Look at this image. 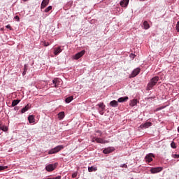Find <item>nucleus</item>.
<instances>
[{
  "label": "nucleus",
  "mask_w": 179,
  "mask_h": 179,
  "mask_svg": "<svg viewBox=\"0 0 179 179\" xmlns=\"http://www.w3.org/2000/svg\"><path fill=\"white\" fill-rule=\"evenodd\" d=\"M159 80V76H155V77H153V78L151 79L150 82L148 83V85H147V90H150V89H151L152 87H154L156 85V83H158Z\"/></svg>",
  "instance_id": "nucleus-1"
},
{
  "label": "nucleus",
  "mask_w": 179,
  "mask_h": 179,
  "mask_svg": "<svg viewBox=\"0 0 179 179\" xmlns=\"http://www.w3.org/2000/svg\"><path fill=\"white\" fill-rule=\"evenodd\" d=\"M64 149V146L63 145H58L57 147H55L54 148L51 149L49 152L48 154L49 155H52V154H55V153H58L59 151H61L62 150Z\"/></svg>",
  "instance_id": "nucleus-2"
},
{
  "label": "nucleus",
  "mask_w": 179,
  "mask_h": 179,
  "mask_svg": "<svg viewBox=\"0 0 179 179\" xmlns=\"http://www.w3.org/2000/svg\"><path fill=\"white\" fill-rule=\"evenodd\" d=\"M51 87H58L59 83H61V79L55 78L52 80Z\"/></svg>",
  "instance_id": "nucleus-3"
},
{
  "label": "nucleus",
  "mask_w": 179,
  "mask_h": 179,
  "mask_svg": "<svg viewBox=\"0 0 179 179\" xmlns=\"http://www.w3.org/2000/svg\"><path fill=\"white\" fill-rule=\"evenodd\" d=\"M162 171H163L162 167L151 168L150 173L151 174H156L160 173Z\"/></svg>",
  "instance_id": "nucleus-4"
},
{
  "label": "nucleus",
  "mask_w": 179,
  "mask_h": 179,
  "mask_svg": "<svg viewBox=\"0 0 179 179\" xmlns=\"http://www.w3.org/2000/svg\"><path fill=\"white\" fill-rule=\"evenodd\" d=\"M152 157H155V155L152 153H150V154L147 155L145 156V157H144V159H145L146 162L150 163L153 161V159Z\"/></svg>",
  "instance_id": "nucleus-5"
},
{
  "label": "nucleus",
  "mask_w": 179,
  "mask_h": 179,
  "mask_svg": "<svg viewBox=\"0 0 179 179\" xmlns=\"http://www.w3.org/2000/svg\"><path fill=\"white\" fill-rule=\"evenodd\" d=\"M141 72V69H134L133 72L131 74L130 78H135L137 75H138Z\"/></svg>",
  "instance_id": "nucleus-6"
},
{
  "label": "nucleus",
  "mask_w": 179,
  "mask_h": 179,
  "mask_svg": "<svg viewBox=\"0 0 179 179\" xmlns=\"http://www.w3.org/2000/svg\"><path fill=\"white\" fill-rule=\"evenodd\" d=\"M85 54V50H83L81 52H79L76 54L75 55V59H78L79 58H81Z\"/></svg>",
  "instance_id": "nucleus-7"
},
{
  "label": "nucleus",
  "mask_w": 179,
  "mask_h": 179,
  "mask_svg": "<svg viewBox=\"0 0 179 179\" xmlns=\"http://www.w3.org/2000/svg\"><path fill=\"white\" fill-rule=\"evenodd\" d=\"M151 126H152L151 122H146L145 123L142 124L141 125V129H148Z\"/></svg>",
  "instance_id": "nucleus-8"
},
{
  "label": "nucleus",
  "mask_w": 179,
  "mask_h": 179,
  "mask_svg": "<svg viewBox=\"0 0 179 179\" xmlns=\"http://www.w3.org/2000/svg\"><path fill=\"white\" fill-rule=\"evenodd\" d=\"M49 4V0H43L41 2V9H44Z\"/></svg>",
  "instance_id": "nucleus-9"
},
{
  "label": "nucleus",
  "mask_w": 179,
  "mask_h": 179,
  "mask_svg": "<svg viewBox=\"0 0 179 179\" xmlns=\"http://www.w3.org/2000/svg\"><path fill=\"white\" fill-rule=\"evenodd\" d=\"M62 52V47L55 48H54V54L55 55H58Z\"/></svg>",
  "instance_id": "nucleus-10"
},
{
  "label": "nucleus",
  "mask_w": 179,
  "mask_h": 179,
  "mask_svg": "<svg viewBox=\"0 0 179 179\" xmlns=\"http://www.w3.org/2000/svg\"><path fill=\"white\" fill-rule=\"evenodd\" d=\"M55 168L56 167L53 164H49L48 166H45V170L48 172H51L55 170Z\"/></svg>",
  "instance_id": "nucleus-11"
},
{
  "label": "nucleus",
  "mask_w": 179,
  "mask_h": 179,
  "mask_svg": "<svg viewBox=\"0 0 179 179\" xmlns=\"http://www.w3.org/2000/svg\"><path fill=\"white\" fill-rule=\"evenodd\" d=\"M129 0H123L120 1V6L123 8H126L129 5Z\"/></svg>",
  "instance_id": "nucleus-12"
},
{
  "label": "nucleus",
  "mask_w": 179,
  "mask_h": 179,
  "mask_svg": "<svg viewBox=\"0 0 179 179\" xmlns=\"http://www.w3.org/2000/svg\"><path fill=\"white\" fill-rule=\"evenodd\" d=\"M127 100H129V96H124V97L119 98L117 101L119 103H122V102L127 101Z\"/></svg>",
  "instance_id": "nucleus-13"
},
{
  "label": "nucleus",
  "mask_w": 179,
  "mask_h": 179,
  "mask_svg": "<svg viewBox=\"0 0 179 179\" xmlns=\"http://www.w3.org/2000/svg\"><path fill=\"white\" fill-rule=\"evenodd\" d=\"M96 141L98 143L105 144L106 141L102 138H94L93 142Z\"/></svg>",
  "instance_id": "nucleus-14"
},
{
  "label": "nucleus",
  "mask_w": 179,
  "mask_h": 179,
  "mask_svg": "<svg viewBox=\"0 0 179 179\" xmlns=\"http://www.w3.org/2000/svg\"><path fill=\"white\" fill-rule=\"evenodd\" d=\"M0 129L6 132L8 131V127L3 125L2 122L0 121Z\"/></svg>",
  "instance_id": "nucleus-15"
},
{
  "label": "nucleus",
  "mask_w": 179,
  "mask_h": 179,
  "mask_svg": "<svg viewBox=\"0 0 179 179\" xmlns=\"http://www.w3.org/2000/svg\"><path fill=\"white\" fill-rule=\"evenodd\" d=\"M111 107L113 108H116L118 106L117 101L114 100V101H111L110 103H109Z\"/></svg>",
  "instance_id": "nucleus-16"
},
{
  "label": "nucleus",
  "mask_w": 179,
  "mask_h": 179,
  "mask_svg": "<svg viewBox=\"0 0 179 179\" xmlns=\"http://www.w3.org/2000/svg\"><path fill=\"white\" fill-rule=\"evenodd\" d=\"M29 108H30L29 105H26L24 108H22V109L21 110V113H24L27 112Z\"/></svg>",
  "instance_id": "nucleus-17"
},
{
  "label": "nucleus",
  "mask_w": 179,
  "mask_h": 179,
  "mask_svg": "<svg viewBox=\"0 0 179 179\" xmlns=\"http://www.w3.org/2000/svg\"><path fill=\"white\" fill-rule=\"evenodd\" d=\"M143 25V29H150V24H149L148 21H144Z\"/></svg>",
  "instance_id": "nucleus-18"
},
{
  "label": "nucleus",
  "mask_w": 179,
  "mask_h": 179,
  "mask_svg": "<svg viewBox=\"0 0 179 179\" xmlns=\"http://www.w3.org/2000/svg\"><path fill=\"white\" fill-rule=\"evenodd\" d=\"M28 120H29L30 124L34 123L35 122L34 116L33 115H29V117H28Z\"/></svg>",
  "instance_id": "nucleus-19"
},
{
  "label": "nucleus",
  "mask_w": 179,
  "mask_h": 179,
  "mask_svg": "<svg viewBox=\"0 0 179 179\" xmlns=\"http://www.w3.org/2000/svg\"><path fill=\"white\" fill-rule=\"evenodd\" d=\"M112 152H113L112 149L110 148H108L103 150V153L108 154V153H111Z\"/></svg>",
  "instance_id": "nucleus-20"
},
{
  "label": "nucleus",
  "mask_w": 179,
  "mask_h": 179,
  "mask_svg": "<svg viewBox=\"0 0 179 179\" xmlns=\"http://www.w3.org/2000/svg\"><path fill=\"white\" fill-rule=\"evenodd\" d=\"M58 117H59V120H63V118L64 117V113L60 112L59 113H58Z\"/></svg>",
  "instance_id": "nucleus-21"
},
{
  "label": "nucleus",
  "mask_w": 179,
  "mask_h": 179,
  "mask_svg": "<svg viewBox=\"0 0 179 179\" xmlns=\"http://www.w3.org/2000/svg\"><path fill=\"white\" fill-rule=\"evenodd\" d=\"M137 104V100L136 99H133L131 101L130 106L131 107H134Z\"/></svg>",
  "instance_id": "nucleus-22"
},
{
  "label": "nucleus",
  "mask_w": 179,
  "mask_h": 179,
  "mask_svg": "<svg viewBox=\"0 0 179 179\" xmlns=\"http://www.w3.org/2000/svg\"><path fill=\"white\" fill-rule=\"evenodd\" d=\"M72 100H73V96H69V97L66 98L65 102L66 103H69L72 101Z\"/></svg>",
  "instance_id": "nucleus-23"
},
{
  "label": "nucleus",
  "mask_w": 179,
  "mask_h": 179,
  "mask_svg": "<svg viewBox=\"0 0 179 179\" xmlns=\"http://www.w3.org/2000/svg\"><path fill=\"white\" fill-rule=\"evenodd\" d=\"M20 100H14L12 101V106L15 107L16 105L19 104Z\"/></svg>",
  "instance_id": "nucleus-24"
},
{
  "label": "nucleus",
  "mask_w": 179,
  "mask_h": 179,
  "mask_svg": "<svg viewBox=\"0 0 179 179\" xmlns=\"http://www.w3.org/2000/svg\"><path fill=\"white\" fill-rule=\"evenodd\" d=\"M97 171V168L96 167H93V166H92V167H89L88 168V171L90 172V173H91V172H92V171Z\"/></svg>",
  "instance_id": "nucleus-25"
},
{
  "label": "nucleus",
  "mask_w": 179,
  "mask_h": 179,
  "mask_svg": "<svg viewBox=\"0 0 179 179\" xmlns=\"http://www.w3.org/2000/svg\"><path fill=\"white\" fill-rule=\"evenodd\" d=\"M98 106L102 109V110H104L105 109V105L103 103H100L98 104Z\"/></svg>",
  "instance_id": "nucleus-26"
},
{
  "label": "nucleus",
  "mask_w": 179,
  "mask_h": 179,
  "mask_svg": "<svg viewBox=\"0 0 179 179\" xmlns=\"http://www.w3.org/2000/svg\"><path fill=\"white\" fill-rule=\"evenodd\" d=\"M52 9V6H49L48 8H46L44 10V12L48 13V12L50 11Z\"/></svg>",
  "instance_id": "nucleus-27"
},
{
  "label": "nucleus",
  "mask_w": 179,
  "mask_h": 179,
  "mask_svg": "<svg viewBox=\"0 0 179 179\" xmlns=\"http://www.w3.org/2000/svg\"><path fill=\"white\" fill-rule=\"evenodd\" d=\"M171 148H173V149H176V148H177V145H176V143L173 141V142H171Z\"/></svg>",
  "instance_id": "nucleus-28"
},
{
  "label": "nucleus",
  "mask_w": 179,
  "mask_h": 179,
  "mask_svg": "<svg viewBox=\"0 0 179 179\" xmlns=\"http://www.w3.org/2000/svg\"><path fill=\"white\" fill-rule=\"evenodd\" d=\"M6 169H8V166H0V171L6 170Z\"/></svg>",
  "instance_id": "nucleus-29"
},
{
  "label": "nucleus",
  "mask_w": 179,
  "mask_h": 179,
  "mask_svg": "<svg viewBox=\"0 0 179 179\" xmlns=\"http://www.w3.org/2000/svg\"><path fill=\"white\" fill-rule=\"evenodd\" d=\"M42 43H43V45L45 47L50 45V43L48 42L43 41V42H42Z\"/></svg>",
  "instance_id": "nucleus-30"
},
{
  "label": "nucleus",
  "mask_w": 179,
  "mask_h": 179,
  "mask_svg": "<svg viewBox=\"0 0 179 179\" xmlns=\"http://www.w3.org/2000/svg\"><path fill=\"white\" fill-rule=\"evenodd\" d=\"M78 176V173L76 172L73 173L72 175H71V178H76Z\"/></svg>",
  "instance_id": "nucleus-31"
},
{
  "label": "nucleus",
  "mask_w": 179,
  "mask_h": 179,
  "mask_svg": "<svg viewBox=\"0 0 179 179\" xmlns=\"http://www.w3.org/2000/svg\"><path fill=\"white\" fill-rule=\"evenodd\" d=\"M27 71V66H26V64L24 65V72H22V76H24L26 74V72Z\"/></svg>",
  "instance_id": "nucleus-32"
},
{
  "label": "nucleus",
  "mask_w": 179,
  "mask_h": 179,
  "mask_svg": "<svg viewBox=\"0 0 179 179\" xmlns=\"http://www.w3.org/2000/svg\"><path fill=\"white\" fill-rule=\"evenodd\" d=\"M164 107H159V108H157V109H155V112H158V111H159V110H162V109H164Z\"/></svg>",
  "instance_id": "nucleus-33"
},
{
  "label": "nucleus",
  "mask_w": 179,
  "mask_h": 179,
  "mask_svg": "<svg viewBox=\"0 0 179 179\" xmlns=\"http://www.w3.org/2000/svg\"><path fill=\"white\" fill-rule=\"evenodd\" d=\"M176 31L177 32H179V22H178L176 24Z\"/></svg>",
  "instance_id": "nucleus-34"
},
{
  "label": "nucleus",
  "mask_w": 179,
  "mask_h": 179,
  "mask_svg": "<svg viewBox=\"0 0 179 179\" xmlns=\"http://www.w3.org/2000/svg\"><path fill=\"white\" fill-rule=\"evenodd\" d=\"M172 157L175 159H178L179 158V155H172Z\"/></svg>",
  "instance_id": "nucleus-35"
},
{
  "label": "nucleus",
  "mask_w": 179,
  "mask_h": 179,
  "mask_svg": "<svg viewBox=\"0 0 179 179\" xmlns=\"http://www.w3.org/2000/svg\"><path fill=\"white\" fill-rule=\"evenodd\" d=\"M61 178H62L61 176H56V177H55V178H48V179H61Z\"/></svg>",
  "instance_id": "nucleus-36"
},
{
  "label": "nucleus",
  "mask_w": 179,
  "mask_h": 179,
  "mask_svg": "<svg viewBox=\"0 0 179 179\" xmlns=\"http://www.w3.org/2000/svg\"><path fill=\"white\" fill-rule=\"evenodd\" d=\"M69 7H71L73 5V1H69L68 4H67Z\"/></svg>",
  "instance_id": "nucleus-37"
},
{
  "label": "nucleus",
  "mask_w": 179,
  "mask_h": 179,
  "mask_svg": "<svg viewBox=\"0 0 179 179\" xmlns=\"http://www.w3.org/2000/svg\"><path fill=\"white\" fill-rule=\"evenodd\" d=\"M15 21H17V22H19L20 21V17H19V16H15Z\"/></svg>",
  "instance_id": "nucleus-38"
},
{
  "label": "nucleus",
  "mask_w": 179,
  "mask_h": 179,
  "mask_svg": "<svg viewBox=\"0 0 179 179\" xmlns=\"http://www.w3.org/2000/svg\"><path fill=\"white\" fill-rule=\"evenodd\" d=\"M6 29L12 30V27H10V24H8L6 27Z\"/></svg>",
  "instance_id": "nucleus-39"
},
{
  "label": "nucleus",
  "mask_w": 179,
  "mask_h": 179,
  "mask_svg": "<svg viewBox=\"0 0 179 179\" xmlns=\"http://www.w3.org/2000/svg\"><path fill=\"white\" fill-rule=\"evenodd\" d=\"M96 133H97V134H100V136L102 134V133H101V130H97V131H96Z\"/></svg>",
  "instance_id": "nucleus-40"
},
{
  "label": "nucleus",
  "mask_w": 179,
  "mask_h": 179,
  "mask_svg": "<svg viewBox=\"0 0 179 179\" xmlns=\"http://www.w3.org/2000/svg\"><path fill=\"white\" fill-rule=\"evenodd\" d=\"M122 167H123V168H127V164H124L122 166Z\"/></svg>",
  "instance_id": "nucleus-41"
},
{
  "label": "nucleus",
  "mask_w": 179,
  "mask_h": 179,
  "mask_svg": "<svg viewBox=\"0 0 179 179\" xmlns=\"http://www.w3.org/2000/svg\"><path fill=\"white\" fill-rule=\"evenodd\" d=\"M154 98H155L154 96L148 97V100H149V99L152 100V99H154Z\"/></svg>",
  "instance_id": "nucleus-42"
},
{
  "label": "nucleus",
  "mask_w": 179,
  "mask_h": 179,
  "mask_svg": "<svg viewBox=\"0 0 179 179\" xmlns=\"http://www.w3.org/2000/svg\"><path fill=\"white\" fill-rule=\"evenodd\" d=\"M99 113H100V115H103L104 114V113L102 112V111H100Z\"/></svg>",
  "instance_id": "nucleus-43"
},
{
  "label": "nucleus",
  "mask_w": 179,
  "mask_h": 179,
  "mask_svg": "<svg viewBox=\"0 0 179 179\" xmlns=\"http://www.w3.org/2000/svg\"><path fill=\"white\" fill-rule=\"evenodd\" d=\"M141 1H147V0H140Z\"/></svg>",
  "instance_id": "nucleus-44"
},
{
  "label": "nucleus",
  "mask_w": 179,
  "mask_h": 179,
  "mask_svg": "<svg viewBox=\"0 0 179 179\" xmlns=\"http://www.w3.org/2000/svg\"><path fill=\"white\" fill-rule=\"evenodd\" d=\"M178 132L179 133V127H178Z\"/></svg>",
  "instance_id": "nucleus-45"
},
{
  "label": "nucleus",
  "mask_w": 179,
  "mask_h": 179,
  "mask_svg": "<svg viewBox=\"0 0 179 179\" xmlns=\"http://www.w3.org/2000/svg\"><path fill=\"white\" fill-rule=\"evenodd\" d=\"M22 1H27L28 0H22Z\"/></svg>",
  "instance_id": "nucleus-46"
},
{
  "label": "nucleus",
  "mask_w": 179,
  "mask_h": 179,
  "mask_svg": "<svg viewBox=\"0 0 179 179\" xmlns=\"http://www.w3.org/2000/svg\"><path fill=\"white\" fill-rule=\"evenodd\" d=\"M131 179H134V178H131Z\"/></svg>",
  "instance_id": "nucleus-47"
}]
</instances>
